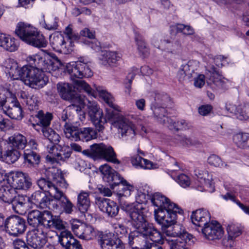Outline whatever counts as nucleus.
<instances>
[{
    "instance_id": "obj_1",
    "label": "nucleus",
    "mask_w": 249,
    "mask_h": 249,
    "mask_svg": "<svg viewBox=\"0 0 249 249\" xmlns=\"http://www.w3.org/2000/svg\"><path fill=\"white\" fill-rule=\"evenodd\" d=\"M47 179L41 178L37 181L40 189L47 192L54 199L60 201L63 212L71 214L73 211L74 205L67 196L60 190L66 188L68 184L60 172L56 168L50 169Z\"/></svg>"
},
{
    "instance_id": "obj_2",
    "label": "nucleus",
    "mask_w": 249,
    "mask_h": 249,
    "mask_svg": "<svg viewBox=\"0 0 249 249\" xmlns=\"http://www.w3.org/2000/svg\"><path fill=\"white\" fill-rule=\"evenodd\" d=\"M152 204L157 207L154 210L155 218L161 226L171 227L176 222L177 213L182 214L183 210L176 204L160 193L150 196Z\"/></svg>"
},
{
    "instance_id": "obj_3",
    "label": "nucleus",
    "mask_w": 249,
    "mask_h": 249,
    "mask_svg": "<svg viewBox=\"0 0 249 249\" xmlns=\"http://www.w3.org/2000/svg\"><path fill=\"white\" fill-rule=\"evenodd\" d=\"M96 89L105 102L115 110L113 111L107 109L106 117L113 123L114 126L118 129L119 133H120L122 137L131 134L135 135L134 125L128 119L120 115L115 111H120V107L114 103V99L112 95L102 87H96Z\"/></svg>"
},
{
    "instance_id": "obj_4",
    "label": "nucleus",
    "mask_w": 249,
    "mask_h": 249,
    "mask_svg": "<svg viewBox=\"0 0 249 249\" xmlns=\"http://www.w3.org/2000/svg\"><path fill=\"white\" fill-rule=\"evenodd\" d=\"M66 70L78 90H83L89 95L94 97L97 96V91L96 89L97 86L95 85L94 89H92L85 81L75 79L89 77L92 75L93 73L87 62H85L84 60L72 62L66 65Z\"/></svg>"
},
{
    "instance_id": "obj_5",
    "label": "nucleus",
    "mask_w": 249,
    "mask_h": 249,
    "mask_svg": "<svg viewBox=\"0 0 249 249\" xmlns=\"http://www.w3.org/2000/svg\"><path fill=\"white\" fill-rule=\"evenodd\" d=\"M78 38V34L73 32L72 26L69 25L65 28L63 34L55 32L51 35L50 36V42L51 46L55 51L69 54L73 50V42Z\"/></svg>"
},
{
    "instance_id": "obj_6",
    "label": "nucleus",
    "mask_w": 249,
    "mask_h": 249,
    "mask_svg": "<svg viewBox=\"0 0 249 249\" xmlns=\"http://www.w3.org/2000/svg\"><path fill=\"white\" fill-rule=\"evenodd\" d=\"M16 34L26 43L37 48H45L47 41L38 29L32 25L24 22L17 24Z\"/></svg>"
},
{
    "instance_id": "obj_7",
    "label": "nucleus",
    "mask_w": 249,
    "mask_h": 249,
    "mask_svg": "<svg viewBox=\"0 0 249 249\" xmlns=\"http://www.w3.org/2000/svg\"><path fill=\"white\" fill-rule=\"evenodd\" d=\"M121 205L130 218L131 224L135 230H140L148 233H150L151 231H158L152 224H149L146 221L143 212V207L141 204H129L122 203L121 202Z\"/></svg>"
},
{
    "instance_id": "obj_8",
    "label": "nucleus",
    "mask_w": 249,
    "mask_h": 249,
    "mask_svg": "<svg viewBox=\"0 0 249 249\" xmlns=\"http://www.w3.org/2000/svg\"><path fill=\"white\" fill-rule=\"evenodd\" d=\"M163 240L159 231H151L148 233L135 230L129 234L128 243L132 249H147L151 247V242L162 244Z\"/></svg>"
},
{
    "instance_id": "obj_9",
    "label": "nucleus",
    "mask_w": 249,
    "mask_h": 249,
    "mask_svg": "<svg viewBox=\"0 0 249 249\" xmlns=\"http://www.w3.org/2000/svg\"><path fill=\"white\" fill-rule=\"evenodd\" d=\"M54 54L42 50L40 53L29 55L26 58L29 65L33 66L42 72L52 73L58 70V65L53 59Z\"/></svg>"
},
{
    "instance_id": "obj_10",
    "label": "nucleus",
    "mask_w": 249,
    "mask_h": 249,
    "mask_svg": "<svg viewBox=\"0 0 249 249\" xmlns=\"http://www.w3.org/2000/svg\"><path fill=\"white\" fill-rule=\"evenodd\" d=\"M20 79L26 85L36 89L43 88L48 81L44 73L33 66L26 65L22 67Z\"/></svg>"
},
{
    "instance_id": "obj_11",
    "label": "nucleus",
    "mask_w": 249,
    "mask_h": 249,
    "mask_svg": "<svg viewBox=\"0 0 249 249\" xmlns=\"http://www.w3.org/2000/svg\"><path fill=\"white\" fill-rule=\"evenodd\" d=\"M58 91L61 98L66 101H70L73 103V104H78V107H76V112L78 113H82L80 114L79 119L82 121L85 118V113L82 111L85 105V98H82L79 96L74 90V89L77 88L69 84V83H58L57 85Z\"/></svg>"
},
{
    "instance_id": "obj_12",
    "label": "nucleus",
    "mask_w": 249,
    "mask_h": 249,
    "mask_svg": "<svg viewBox=\"0 0 249 249\" xmlns=\"http://www.w3.org/2000/svg\"><path fill=\"white\" fill-rule=\"evenodd\" d=\"M83 153L94 160L105 159L115 164H120V161L116 158V154L113 148L103 143H95L90 146V150H84Z\"/></svg>"
},
{
    "instance_id": "obj_13",
    "label": "nucleus",
    "mask_w": 249,
    "mask_h": 249,
    "mask_svg": "<svg viewBox=\"0 0 249 249\" xmlns=\"http://www.w3.org/2000/svg\"><path fill=\"white\" fill-rule=\"evenodd\" d=\"M87 112L90 121L99 132L104 129V124L107 123L106 117L96 102L88 100Z\"/></svg>"
},
{
    "instance_id": "obj_14",
    "label": "nucleus",
    "mask_w": 249,
    "mask_h": 249,
    "mask_svg": "<svg viewBox=\"0 0 249 249\" xmlns=\"http://www.w3.org/2000/svg\"><path fill=\"white\" fill-rule=\"evenodd\" d=\"M206 77L207 84L213 89H225L228 87L229 80L223 77L213 65L206 66Z\"/></svg>"
},
{
    "instance_id": "obj_15",
    "label": "nucleus",
    "mask_w": 249,
    "mask_h": 249,
    "mask_svg": "<svg viewBox=\"0 0 249 249\" xmlns=\"http://www.w3.org/2000/svg\"><path fill=\"white\" fill-rule=\"evenodd\" d=\"M40 226L29 231L27 235L28 244L35 249H41L47 241V229Z\"/></svg>"
},
{
    "instance_id": "obj_16",
    "label": "nucleus",
    "mask_w": 249,
    "mask_h": 249,
    "mask_svg": "<svg viewBox=\"0 0 249 249\" xmlns=\"http://www.w3.org/2000/svg\"><path fill=\"white\" fill-rule=\"evenodd\" d=\"M4 228L9 234L18 236L26 230V221L23 218L17 215L9 216L5 220Z\"/></svg>"
},
{
    "instance_id": "obj_17",
    "label": "nucleus",
    "mask_w": 249,
    "mask_h": 249,
    "mask_svg": "<svg viewBox=\"0 0 249 249\" xmlns=\"http://www.w3.org/2000/svg\"><path fill=\"white\" fill-rule=\"evenodd\" d=\"M8 184L13 185L15 190H25L29 189L32 186L31 178L22 172L11 173L8 179Z\"/></svg>"
},
{
    "instance_id": "obj_18",
    "label": "nucleus",
    "mask_w": 249,
    "mask_h": 249,
    "mask_svg": "<svg viewBox=\"0 0 249 249\" xmlns=\"http://www.w3.org/2000/svg\"><path fill=\"white\" fill-rule=\"evenodd\" d=\"M99 238L102 249H125L122 241L112 232L101 233Z\"/></svg>"
},
{
    "instance_id": "obj_19",
    "label": "nucleus",
    "mask_w": 249,
    "mask_h": 249,
    "mask_svg": "<svg viewBox=\"0 0 249 249\" xmlns=\"http://www.w3.org/2000/svg\"><path fill=\"white\" fill-rule=\"evenodd\" d=\"M204 237L210 240H219L224 235V231L221 224L216 221H212L201 229Z\"/></svg>"
},
{
    "instance_id": "obj_20",
    "label": "nucleus",
    "mask_w": 249,
    "mask_h": 249,
    "mask_svg": "<svg viewBox=\"0 0 249 249\" xmlns=\"http://www.w3.org/2000/svg\"><path fill=\"white\" fill-rule=\"evenodd\" d=\"M199 66V62L194 60L182 64L178 73L179 81L190 80L192 77H195L196 74L195 71L197 70Z\"/></svg>"
},
{
    "instance_id": "obj_21",
    "label": "nucleus",
    "mask_w": 249,
    "mask_h": 249,
    "mask_svg": "<svg viewBox=\"0 0 249 249\" xmlns=\"http://www.w3.org/2000/svg\"><path fill=\"white\" fill-rule=\"evenodd\" d=\"M195 172L200 184L198 185L197 189L200 191L213 192L214 186L212 175L207 171L199 169L196 170Z\"/></svg>"
},
{
    "instance_id": "obj_22",
    "label": "nucleus",
    "mask_w": 249,
    "mask_h": 249,
    "mask_svg": "<svg viewBox=\"0 0 249 249\" xmlns=\"http://www.w3.org/2000/svg\"><path fill=\"white\" fill-rule=\"evenodd\" d=\"M194 237L187 231L180 233V237L177 239H166L170 249H189L188 245L194 242Z\"/></svg>"
},
{
    "instance_id": "obj_23",
    "label": "nucleus",
    "mask_w": 249,
    "mask_h": 249,
    "mask_svg": "<svg viewBox=\"0 0 249 249\" xmlns=\"http://www.w3.org/2000/svg\"><path fill=\"white\" fill-rule=\"evenodd\" d=\"M4 70L12 80L19 79L22 73V67L20 68L17 62L13 59H6L3 64Z\"/></svg>"
},
{
    "instance_id": "obj_24",
    "label": "nucleus",
    "mask_w": 249,
    "mask_h": 249,
    "mask_svg": "<svg viewBox=\"0 0 249 249\" xmlns=\"http://www.w3.org/2000/svg\"><path fill=\"white\" fill-rule=\"evenodd\" d=\"M191 218L195 225L203 228L210 222L211 214L208 210L201 208L193 211Z\"/></svg>"
},
{
    "instance_id": "obj_25",
    "label": "nucleus",
    "mask_w": 249,
    "mask_h": 249,
    "mask_svg": "<svg viewBox=\"0 0 249 249\" xmlns=\"http://www.w3.org/2000/svg\"><path fill=\"white\" fill-rule=\"evenodd\" d=\"M96 203L100 210L109 216H114L118 213L119 209L117 204L109 199L99 198Z\"/></svg>"
},
{
    "instance_id": "obj_26",
    "label": "nucleus",
    "mask_w": 249,
    "mask_h": 249,
    "mask_svg": "<svg viewBox=\"0 0 249 249\" xmlns=\"http://www.w3.org/2000/svg\"><path fill=\"white\" fill-rule=\"evenodd\" d=\"M120 53L115 51L103 50L100 52L99 59L104 65L115 66L121 59Z\"/></svg>"
},
{
    "instance_id": "obj_27",
    "label": "nucleus",
    "mask_w": 249,
    "mask_h": 249,
    "mask_svg": "<svg viewBox=\"0 0 249 249\" xmlns=\"http://www.w3.org/2000/svg\"><path fill=\"white\" fill-rule=\"evenodd\" d=\"M151 109L155 119L160 124L167 125L172 123V120L167 116V111L165 106H158L157 104H152Z\"/></svg>"
},
{
    "instance_id": "obj_28",
    "label": "nucleus",
    "mask_w": 249,
    "mask_h": 249,
    "mask_svg": "<svg viewBox=\"0 0 249 249\" xmlns=\"http://www.w3.org/2000/svg\"><path fill=\"white\" fill-rule=\"evenodd\" d=\"M99 170L103 175V179L108 182L112 186V184L119 180L121 176L107 164H105L100 166Z\"/></svg>"
},
{
    "instance_id": "obj_29",
    "label": "nucleus",
    "mask_w": 249,
    "mask_h": 249,
    "mask_svg": "<svg viewBox=\"0 0 249 249\" xmlns=\"http://www.w3.org/2000/svg\"><path fill=\"white\" fill-rule=\"evenodd\" d=\"M11 102L13 104V107H10L7 106H5L3 108L4 112L12 119L16 120L21 119L23 117L22 111L19 103L17 99L14 100H11Z\"/></svg>"
},
{
    "instance_id": "obj_30",
    "label": "nucleus",
    "mask_w": 249,
    "mask_h": 249,
    "mask_svg": "<svg viewBox=\"0 0 249 249\" xmlns=\"http://www.w3.org/2000/svg\"><path fill=\"white\" fill-rule=\"evenodd\" d=\"M11 148L23 149L27 145L26 137L21 134H15L9 137L5 141Z\"/></svg>"
},
{
    "instance_id": "obj_31",
    "label": "nucleus",
    "mask_w": 249,
    "mask_h": 249,
    "mask_svg": "<svg viewBox=\"0 0 249 249\" xmlns=\"http://www.w3.org/2000/svg\"><path fill=\"white\" fill-rule=\"evenodd\" d=\"M16 194V190L10 184L6 183L0 187V200L4 203L10 204Z\"/></svg>"
},
{
    "instance_id": "obj_32",
    "label": "nucleus",
    "mask_w": 249,
    "mask_h": 249,
    "mask_svg": "<svg viewBox=\"0 0 249 249\" xmlns=\"http://www.w3.org/2000/svg\"><path fill=\"white\" fill-rule=\"evenodd\" d=\"M80 124L76 123L74 125L66 122L64 125L63 131L66 137L71 141H77L79 140V129L78 126Z\"/></svg>"
},
{
    "instance_id": "obj_33",
    "label": "nucleus",
    "mask_w": 249,
    "mask_h": 249,
    "mask_svg": "<svg viewBox=\"0 0 249 249\" xmlns=\"http://www.w3.org/2000/svg\"><path fill=\"white\" fill-rule=\"evenodd\" d=\"M154 45L158 48L171 53H176L181 49V43L178 40H172L170 39H164L161 41L160 45Z\"/></svg>"
},
{
    "instance_id": "obj_34",
    "label": "nucleus",
    "mask_w": 249,
    "mask_h": 249,
    "mask_svg": "<svg viewBox=\"0 0 249 249\" xmlns=\"http://www.w3.org/2000/svg\"><path fill=\"white\" fill-rule=\"evenodd\" d=\"M121 184L123 185V188H122V191H120L118 193V195L120 197V203L121 202L122 203H125L127 204L125 202H123L121 200V198L123 196L128 197L130 196L131 192L134 191V187L130 184L126 180H124L121 176L119 178V180H117L116 182H114L112 184V186H116Z\"/></svg>"
},
{
    "instance_id": "obj_35",
    "label": "nucleus",
    "mask_w": 249,
    "mask_h": 249,
    "mask_svg": "<svg viewBox=\"0 0 249 249\" xmlns=\"http://www.w3.org/2000/svg\"><path fill=\"white\" fill-rule=\"evenodd\" d=\"M76 232L77 237L87 240L93 239L96 235V231L94 228L86 224H81V227Z\"/></svg>"
},
{
    "instance_id": "obj_36",
    "label": "nucleus",
    "mask_w": 249,
    "mask_h": 249,
    "mask_svg": "<svg viewBox=\"0 0 249 249\" xmlns=\"http://www.w3.org/2000/svg\"><path fill=\"white\" fill-rule=\"evenodd\" d=\"M77 206L82 213H85L88 211L90 206L89 192L81 191L79 193L77 196Z\"/></svg>"
},
{
    "instance_id": "obj_37",
    "label": "nucleus",
    "mask_w": 249,
    "mask_h": 249,
    "mask_svg": "<svg viewBox=\"0 0 249 249\" xmlns=\"http://www.w3.org/2000/svg\"><path fill=\"white\" fill-rule=\"evenodd\" d=\"M233 141L240 148H249V133H237L233 136Z\"/></svg>"
},
{
    "instance_id": "obj_38",
    "label": "nucleus",
    "mask_w": 249,
    "mask_h": 249,
    "mask_svg": "<svg viewBox=\"0 0 249 249\" xmlns=\"http://www.w3.org/2000/svg\"><path fill=\"white\" fill-rule=\"evenodd\" d=\"M19 98L22 100L21 102L26 104L29 110H34L38 108L37 100L36 96L28 95L25 91H21L19 93Z\"/></svg>"
},
{
    "instance_id": "obj_39",
    "label": "nucleus",
    "mask_w": 249,
    "mask_h": 249,
    "mask_svg": "<svg viewBox=\"0 0 249 249\" xmlns=\"http://www.w3.org/2000/svg\"><path fill=\"white\" fill-rule=\"evenodd\" d=\"M135 40L139 55L143 57L147 56L149 54V49L145 43L142 36L139 34H136Z\"/></svg>"
},
{
    "instance_id": "obj_40",
    "label": "nucleus",
    "mask_w": 249,
    "mask_h": 249,
    "mask_svg": "<svg viewBox=\"0 0 249 249\" xmlns=\"http://www.w3.org/2000/svg\"><path fill=\"white\" fill-rule=\"evenodd\" d=\"M59 147V149L56 154V157H55L56 159L55 163H61L66 161L70 158L71 150L68 145H64L63 146L60 145Z\"/></svg>"
},
{
    "instance_id": "obj_41",
    "label": "nucleus",
    "mask_w": 249,
    "mask_h": 249,
    "mask_svg": "<svg viewBox=\"0 0 249 249\" xmlns=\"http://www.w3.org/2000/svg\"><path fill=\"white\" fill-rule=\"evenodd\" d=\"M131 162L133 166L140 167L143 169H150L153 166L151 161L142 158L138 155H134L131 157Z\"/></svg>"
},
{
    "instance_id": "obj_42",
    "label": "nucleus",
    "mask_w": 249,
    "mask_h": 249,
    "mask_svg": "<svg viewBox=\"0 0 249 249\" xmlns=\"http://www.w3.org/2000/svg\"><path fill=\"white\" fill-rule=\"evenodd\" d=\"M23 157L25 162H27L30 166L37 165L40 161V156L33 150H25Z\"/></svg>"
},
{
    "instance_id": "obj_43",
    "label": "nucleus",
    "mask_w": 249,
    "mask_h": 249,
    "mask_svg": "<svg viewBox=\"0 0 249 249\" xmlns=\"http://www.w3.org/2000/svg\"><path fill=\"white\" fill-rule=\"evenodd\" d=\"M41 214L40 224L39 227L42 226V228H46L48 231V229L52 228L53 220L54 217L51 212L48 211L41 212Z\"/></svg>"
},
{
    "instance_id": "obj_44",
    "label": "nucleus",
    "mask_w": 249,
    "mask_h": 249,
    "mask_svg": "<svg viewBox=\"0 0 249 249\" xmlns=\"http://www.w3.org/2000/svg\"><path fill=\"white\" fill-rule=\"evenodd\" d=\"M20 154L19 152L13 148H11V149H8L2 156H0L6 162L8 163H13L18 160L20 157Z\"/></svg>"
},
{
    "instance_id": "obj_45",
    "label": "nucleus",
    "mask_w": 249,
    "mask_h": 249,
    "mask_svg": "<svg viewBox=\"0 0 249 249\" xmlns=\"http://www.w3.org/2000/svg\"><path fill=\"white\" fill-rule=\"evenodd\" d=\"M41 212L38 210H33L30 212L27 216L29 225L33 227L38 228L40 224Z\"/></svg>"
},
{
    "instance_id": "obj_46",
    "label": "nucleus",
    "mask_w": 249,
    "mask_h": 249,
    "mask_svg": "<svg viewBox=\"0 0 249 249\" xmlns=\"http://www.w3.org/2000/svg\"><path fill=\"white\" fill-rule=\"evenodd\" d=\"M161 227V230L163 233L165 234L167 237H165L163 234H161L163 236V243H164V240L166 241V239H171V237H178V238L180 237V233H181L183 231H186L184 228H182L180 226H178L174 227V231H172L170 230H168V228L169 227H164V226ZM161 234H162L161 233Z\"/></svg>"
},
{
    "instance_id": "obj_47",
    "label": "nucleus",
    "mask_w": 249,
    "mask_h": 249,
    "mask_svg": "<svg viewBox=\"0 0 249 249\" xmlns=\"http://www.w3.org/2000/svg\"><path fill=\"white\" fill-rule=\"evenodd\" d=\"M60 145H55L53 143H50L47 147L46 149L48 154L46 156V160L51 163H54L56 162V154L59 149Z\"/></svg>"
},
{
    "instance_id": "obj_48",
    "label": "nucleus",
    "mask_w": 249,
    "mask_h": 249,
    "mask_svg": "<svg viewBox=\"0 0 249 249\" xmlns=\"http://www.w3.org/2000/svg\"><path fill=\"white\" fill-rule=\"evenodd\" d=\"M74 237L71 232L68 230L62 231L59 235V242L65 248L69 244L73 243Z\"/></svg>"
},
{
    "instance_id": "obj_49",
    "label": "nucleus",
    "mask_w": 249,
    "mask_h": 249,
    "mask_svg": "<svg viewBox=\"0 0 249 249\" xmlns=\"http://www.w3.org/2000/svg\"><path fill=\"white\" fill-rule=\"evenodd\" d=\"M7 99L14 100L16 99V96L8 89L0 87V106L4 107Z\"/></svg>"
},
{
    "instance_id": "obj_50",
    "label": "nucleus",
    "mask_w": 249,
    "mask_h": 249,
    "mask_svg": "<svg viewBox=\"0 0 249 249\" xmlns=\"http://www.w3.org/2000/svg\"><path fill=\"white\" fill-rule=\"evenodd\" d=\"M79 140L89 141L96 137L97 133L93 128L85 127L79 130Z\"/></svg>"
},
{
    "instance_id": "obj_51",
    "label": "nucleus",
    "mask_w": 249,
    "mask_h": 249,
    "mask_svg": "<svg viewBox=\"0 0 249 249\" xmlns=\"http://www.w3.org/2000/svg\"><path fill=\"white\" fill-rule=\"evenodd\" d=\"M13 210L18 213H22V208L24 207L25 204V199L23 196H17L11 201Z\"/></svg>"
},
{
    "instance_id": "obj_52",
    "label": "nucleus",
    "mask_w": 249,
    "mask_h": 249,
    "mask_svg": "<svg viewBox=\"0 0 249 249\" xmlns=\"http://www.w3.org/2000/svg\"><path fill=\"white\" fill-rule=\"evenodd\" d=\"M18 47V41L14 38L8 35L2 47L4 50L13 52L16 51Z\"/></svg>"
},
{
    "instance_id": "obj_53",
    "label": "nucleus",
    "mask_w": 249,
    "mask_h": 249,
    "mask_svg": "<svg viewBox=\"0 0 249 249\" xmlns=\"http://www.w3.org/2000/svg\"><path fill=\"white\" fill-rule=\"evenodd\" d=\"M36 116L39 120L40 125H41L42 127L49 126L53 119V115L52 113L47 112L44 114L42 110L39 111L36 115Z\"/></svg>"
},
{
    "instance_id": "obj_54",
    "label": "nucleus",
    "mask_w": 249,
    "mask_h": 249,
    "mask_svg": "<svg viewBox=\"0 0 249 249\" xmlns=\"http://www.w3.org/2000/svg\"><path fill=\"white\" fill-rule=\"evenodd\" d=\"M155 101L152 104H157L158 106H166L167 103L169 101V98L168 96L163 92L155 93L154 96Z\"/></svg>"
},
{
    "instance_id": "obj_55",
    "label": "nucleus",
    "mask_w": 249,
    "mask_h": 249,
    "mask_svg": "<svg viewBox=\"0 0 249 249\" xmlns=\"http://www.w3.org/2000/svg\"><path fill=\"white\" fill-rule=\"evenodd\" d=\"M208 163L216 167H226L227 164H225L222 161L221 158L214 154L210 155L207 159Z\"/></svg>"
},
{
    "instance_id": "obj_56",
    "label": "nucleus",
    "mask_w": 249,
    "mask_h": 249,
    "mask_svg": "<svg viewBox=\"0 0 249 249\" xmlns=\"http://www.w3.org/2000/svg\"><path fill=\"white\" fill-rule=\"evenodd\" d=\"M13 127L10 120L4 118L0 115V131L5 132Z\"/></svg>"
},
{
    "instance_id": "obj_57",
    "label": "nucleus",
    "mask_w": 249,
    "mask_h": 249,
    "mask_svg": "<svg viewBox=\"0 0 249 249\" xmlns=\"http://www.w3.org/2000/svg\"><path fill=\"white\" fill-rule=\"evenodd\" d=\"M41 198L39 200V204L36 205L37 207H39L41 209H44L46 208H49L52 209L51 207V203H53V200H50V198L48 197L43 192V196H41ZM53 205V204H52Z\"/></svg>"
},
{
    "instance_id": "obj_58",
    "label": "nucleus",
    "mask_w": 249,
    "mask_h": 249,
    "mask_svg": "<svg viewBox=\"0 0 249 249\" xmlns=\"http://www.w3.org/2000/svg\"><path fill=\"white\" fill-rule=\"evenodd\" d=\"M58 21V19L57 18L51 17L48 20L47 23L44 20L42 25L45 28L49 30H55L57 28Z\"/></svg>"
},
{
    "instance_id": "obj_59",
    "label": "nucleus",
    "mask_w": 249,
    "mask_h": 249,
    "mask_svg": "<svg viewBox=\"0 0 249 249\" xmlns=\"http://www.w3.org/2000/svg\"><path fill=\"white\" fill-rule=\"evenodd\" d=\"M227 231L228 235H229L230 237H233L234 238L239 236L241 233V231L239 227L234 224H231L228 226Z\"/></svg>"
},
{
    "instance_id": "obj_60",
    "label": "nucleus",
    "mask_w": 249,
    "mask_h": 249,
    "mask_svg": "<svg viewBox=\"0 0 249 249\" xmlns=\"http://www.w3.org/2000/svg\"><path fill=\"white\" fill-rule=\"evenodd\" d=\"M177 31L182 33L184 35H192L195 33L194 29L189 25L178 24L176 26Z\"/></svg>"
},
{
    "instance_id": "obj_61",
    "label": "nucleus",
    "mask_w": 249,
    "mask_h": 249,
    "mask_svg": "<svg viewBox=\"0 0 249 249\" xmlns=\"http://www.w3.org/2000/svg\"><path fill=\"white\" fill-rule=\"evenodd\" d=\"M176 181L183 188L188 187L190 184V178L184 174L179 175L176 179Z\"/></svg>"
},
{
    "instance_id": "obj_62",
    "label": "nucleus",
    "mask_w": 249,
    "mask_h": 249,
    "mask_svg": "<svg viewBox=\"0 0 249 249\" xmlns=\"http://www.w3.org/2000/svg\"><path fill=\"white\" fill-rule=\"evenodd\" d=\"M78 107V104H72L71 106H70L67 108L64 109L61 115V120L64 121L66 122L67 120H71L70 118V113L71 109H73L76 111V107Z\"/></svg>"
},
{
    "instance_id": "obj_63",
    "label": "nucleus",
    "mask_w": 249,
    "mask_h": 249,
    "mask_svg": "<svg viewBox=\"0 0 249 249\" xmlns=\"http://www.w3.org/2000/svg\"><path fill=\"white\" fill-rule=\"evenodd\" d=\"M235 116L237 119L240 120H247L249 118L246 109L242 105H239L238 106V109Z\"/></svg>"
},
{
    "instance_id": "obj_64",
    "label": "nucleus",
    "mask_w": 249,
    "mask_h": 249,
    "mask_svg": "<svg viewBox=\"0 0 249 249\" xmlns=\"http://www.w3.org/2000/svg\"><path fill=\"white\" fill-rule=\"evenodd\" d=\"M53 222L52 228L54 227L58 230H66L64 222L58 217H54Z\"/></svg>"
}]
</instances>
